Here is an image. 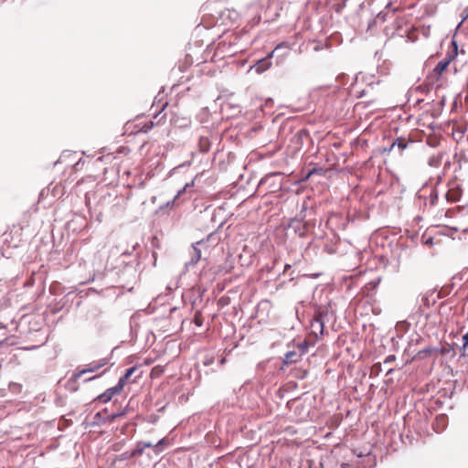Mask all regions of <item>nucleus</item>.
Listing matches in <instances>:
<instances>
[{
    "mask_svg": "<svg viewBox=\"0 0 468 468\" xmlns=\"http://www.w3.org/2000/svg\"><path fill=\"white\" fill-rule=\"evenodd\" d=\"M282 48H285L286 52L281 56H277L276 58V64H282L285 57H287L290 48L288 44L285 42L278 44L272 51H271L265 58L259 59L254 65L250 67V69H254L255 72L258 74L263 73L264 71L268 70L272 65L271 58H273L274 53L278 52Z\"/></svg>",
    "mask_w": 468,
    "mask_h": 468,
    "instance_id": "f257e3e1",
    "label": "nucleus"
},
{
    "mask_svg": "<svg viewBox=\"0 0 468 468\" xmlns=\"http://www.w3.org/2000/svg\"><path fill=\"white\" fill-rule=\"evenodd\" d=\"M203 245V241H197L192 244L189 250L190 259L185 262L184 272L189 271L192 267L196 266L201 260L202 253L198 246Z\"/></svg>",
    "mask_w": 468,
    "mask_h": 468,
    "instance_id": "f03ea898",
    "label": "nucleus"
},
{
    "mask_svg": "<svg viewBox=\"0 0 468 468\" xmlns=\"http://www.w3.org/2000/svg\"><path fill=\"white\" fill-rule=\"evenodd\" d=\"M109 363L108 358H101L97 361H92L91 363L88 364L85 368L76 372L72 376L73 380H78L82 375L86 373H92L100 369L101 367H104Z\"/></svg>",
    "mask_w": 468,
    "mask_h": 468,
    "instance_id": "7ed1b4c3",
    "label": "nucleus"
},
{
    "mask_svg": "<svg viewBox=\"0 0 468 468\" xmlns=\"http://www.w3.org/2000/svg\"><path fill=\"white\" fill-rule=\"evenodd\" d=\"M122 388V384L118 382L114 387L106 389L103 393L99 395L96 398V400H99L102 403H107L113 398V396L120 394Z\"/></svg>",
    "mask_w": 468,
    "mask_h": 468,
    "instance_id": "20e7f679",
    "label": "nucleus"
},
{
    "mask_svg": "<svg viewBox=\"0 0 468 468\" xmlns=\"http://www.w3.org/2000/svg\"><path fill=\"white\" fill-rule=\"evenodd\" d=\"M452 44L454 45L453 51L451 54H448L445 58L440 60L434 69V71L438 75H441L447 69L450 62L455 58L457 54V46L454 42H452Z\"/></svg>",
    "mask_w": 468,
    "mask_h": 468,
    "instance_id": "39448f33",
    "label": "nucleus"
},
{
    "mask_svg": "<svg viewBox=\"0 0 468 468\" xmlns=\"http://www.w3.org/2000/svg\"><path fill=\"white\" fill-rule=\"evenodd\" d=\"M324 322L322 320V312L319 311L311 322L312 333L316 336L323 335L324 334Z\"/></svg>",
    "mask_w": 468,
    "mask_h": 468,
    "instance_id": "423d86ee",
    "label": "nucleus"
},
{
    "mask_svg": "<svg viewBox=\"0 0 468 468\" xmlns=\"http://www.w3.org/2000/svg\"><path fill=\"white\" fill-rule=\"evenodd\" d=\"M154 444L150 441H138L136 443V447L133 451H132V455H134L135 457L141 455L144 453V449L146 448H152Z\"/></svg>",
    "mask_w": 468,
    "mask_h": 468,
    "instance_id": "0eeeda50",
    "label": "nucleus"
},
{
    "mask_svg": "<svg viewBox=\"0 0 468 468\" xmlns=\"http://www.w3.org/2000/svg\"><path fill=\"white\" fill-rule=\"evenodd\" d=\"M301 354L296 351H288L284 355L283 363L284 364H293L298 362L301 359Z\"/></svg>",
    "mask_w": 468,
    "mask_h": 468,
    "instance_id": "6e6552de",
    "label": "nucleus"
},
{
    "mask_svg": "<svg viewBox=\"0 0 468 468\" xmlns=\"http://www.w3.org/2000/svg\"><path fill=\"white\" fill-rule=\"evenodd\" d=\"M410 143L411 142L405 138L399 137L391 144L389 151H391L395 146H397L400 151H403L408 147Z\"/></svg>",
    "mask_w": 468,
    "mask_h": 468,
    "instance_id": "1a4fd4ad",
    "label": "nucleus"
},
{
    "mask_svg": "<svg viewBox=\"0 0 468 468\" xmlns=\"http://www.w3.org/2000/svg\"><path fill=\"white\" fill-rule=\"evenodd\" d=\"M193 185H194V181H192V182H190V183H186V184L185 185V186H184L181 190H179V191L177 192L176 196L172 200H170V201H168V202L166 203V207H174V205H175L176 200V199H177V198H178V197H180V196H181V195H182V194L186 190V188H188V187H190V186H193Z\"/></svg>",
    "mask_w": 468,
    "mask_h": 468,
    "instance_id": "9d476101",
    "label": "nucleus"
},
{
    "mask_svg": "<svg viewBox=\"0 0 468 468\" xmlns=\"http://www.w3.org/2000/svg\"><path fill=\"white\" fill-rule=\"evenodd\" d=\"M199 149L201 152L206 153L209 150L210 143L207 137L201 136L198 142Z\"/></svg>",
    "mask_w": 468,
    "mask_h": 468,
    "instance_id": "9b49d317",
    "label": "nucleus"
},
{
    "mask_svg": "<svg viewBox=\"0 0 468 468\" xmlns=\"http://www.w3.org/2000/svg\"><path fill=\"white\" fill-rule=\"evenodd\" d=\"M135 370H136V367H132L128 368L126 370L125 374L120 378L118 382L122 384V386L124 387L126 380L134 373Z\"/></svg>",
    "mask_w": 468,
    "mask_h": 468,
    "instance_id": "f8f14e48",
    "label": "nucleus"
},
{
    "mask_svg": "<svg viewBox=\"0 0 468 468\" xmlns=\"http://www.w3.org/2000/svg\"><path fill=\"white\" fill-rule=\"evenodd\" d=\"M441 158L439 155H432L429 158L428 164L430 166L438 167L441 165Z\"/></svg>",
    "mask_w": 468,
    "mask_h": 468,
    "instance_id": "ddd939ff",
    "label": "nucleus"
},
{
    "mask_svg": "<svg viewBox=\"0 0 468 468\" xmlns=\"http://www.w3.org/2000/svg\"><path fill=\"white\" fill-rule=\"evenodd\" d=\"M446 198L448 201L452 202V203H454V202H457L460 198V196L458 195L457 192H452V191H448L447 194H446Z\"/></svg>",
    "mask_w": 468,
    "mask_h": 468,
    "instance_id": "4468645a",
    "label": "nucleus"
},
{
    "mask_svg": "<svg viewBox=\"0 0 468 468\" xmlns=\"http://www.w3.org/2000/svg\"><path fill=\"white\" fill-rule=\"evenodd\" d=\"M297 347L300 350L299 354H301V356H303L307 352L308 343L306 341H303L297 344Z\"/></svg>",
    "mask_w": 468,
    "mask_h": 468,
    "instance_id": "2eb2a0df",
    "label": "nucleus"
},
{
    "mask_svg": "<svg viewBox=\"0 0 468 468\" xmlns=\"http://www.w3.org/2000/svg\"><path fill=\"white\" fill-rule=\"evenodd\" d=\"M132 458H135L134 455H132V452H124L120 455L121 461H126Z\"/></svg>",
    "mask_w": 468,
    "mask_h": 468,
    "instance_id": "dca6fc26",
    "label": "nucleus"
},
{
    "mask_svg": "<svg viewBox=\"0 0 468 468\" xmlns=\"http://www.w3.org/2000/svg\"><path fill=\"white\" fill-rule=\"evenodd\" d=\"M166 443V440L165 438L159 440L157 443L154 444L152 448L155 450L156 452H158V448L162 445H165Z\"/></svg>",
    "mask_w": 468,
    "mask_h": 468,
    "instance_id": "f3484780",
    "label": "nucleus"
},
{
    "mask_svg": "<svg viewBox=\"0 0 468 468\" xmlns=\"http://www.w3.org/2000/svg\"><path fill=\"white\" fill-rule=\"evenodd\" d=\"M178 287V282L177 281H175L174 282H171L167 285V290L172 292L174 291L175 289H176Z\"/></svg>",
    "mask_w": 468,
    "mask_h": 468,
    "instance_id": "a211bd4d",
    "label": "nucleus"
},
{
    "mask_svg": "<svg viewBox=\"0 0 468 468\" xmlns=\"http://www.w3.org/2000/svg\"><path fill=\"white\" fill-rule=\"evenodd\" d=\"M94 420L96 423H100L102 420V416L101 412H97L94 416Z\"/></svg>",
    "mask_w": 468,
    "mask_h": 468,
    "instance_id": "6ab92c4d",
    "label": "nucleus"
},
{
    "mask_svg": "<svg viewBox=\"0 0 468 468\" xmlns=\"http://www.w3.org/2000/svg\"><path fill=\"white\" fill-rule=\"evenodd\" d=\"M319 311H321V312H322V320H324V317L325 315H327V313H328V312H327V309H325V308H319V309L315 312V315L317 314V313H318Z\"/></svg>",
    "mask_w": 468,
    "mask_h": 468,
    "instance_id": "aec40b11",
    "label": "nucleus"
},
{
    "mask_svg": "<svg viewBox=\"0 0 468 468\" xmlns=\"http://www.w3.org/2000/svg\"><path fill=\"white\" fill-rule=\"evenodd\" d=\"M395 356L394 355H390V356H388L385 360H384V363H391L392 361L395 360Z\"/></svg>",
    "mask_w": 468,
    "mask_h": 468,
    "instance_id": "412c9836",
    "label": "nucleus"
},
{
    "mask_svg": "<svg viewBox=\"0 0 468 468\" xmlns=\"http://www.w3.org/2000/svg\"><path fill=\"white\" fill-rule=\"evenodd\" d=\"M445 420H446V417L443 415H441V416L437 417L436 423L439 424V421H445Z\"/></svg>",
    "mask_w": 468,
    "mask_h": 468,
    "instance_id": "4be33fe9",
    "label": "nucleus"
},
{
    "mask_svg": "<svg viewBox=\"0 0 468 468\" xmlns=\"http://www.w3.org/2000/svg\"><path fill=\"white\" fill-rule=\"evenodd\" d=\"M463 345H464V346H468V333H466V334L463 336Z\"/></svg>",
    "mask_w": 468,
    "mask_h": 468,
    "instance_id": "5701e85b",
    "label": "nucleus"
},
{
    "mask_svg": "<svg viewBox=\"0 0 468 468\" xmlns=\"http://www.w3.org/2000/svg\"><path fill=\"white\" fill-rule=\"evenodd\" d=\"M463 12L465 13V15H464L463 20H465L468 17V6L464 9Z\"/></svg>",
    "mask_w": 468,
    "mask_h": 468,
    "instance_id": "b1692460",
    "label": "nucleus"
},
{
    "mask_svg": "<svg viewBox=\"0 0 468 468\" xmlns=\"http://www.w3.org/2000/svg\"><path fill=\"white\" fill-rule=\"evenodd\" d=\"M365 92L366 91L364 90H362L361 91L358 92L357 97L361 98V97L365 96Z\"/></svg>",
    "mask_w": 468,
    "mask_h": 468,
    "instance_id": "393cba45",
    "label": "nucleus"
},
{
    "mask_svg": "<svg viewBox=\"0 0 468 468\" xmlns=\"http://www.w3.org/2000/svg\"><path fill=\"white\" fill-rule=\"evenodd\" d=\"M290 268H291V264L286 263V264L284 265V272H285V271H287Z\"/></svg>",
    "mask_w": 468,
    "mask_h": 468,
    "instance_id": "a878e982",
    "label": "nucleus"
},
{
    "mask_svg": "<svg viewBox=\"0 0 468 468\" xmlns=\"http://www.w3.org/2000/svg\"><path fill=\"white\" fill-rule=\"evenodd\" d=\"M98 377H99V376H94V377L89 378L85 379V382H88V381L93 380V379L97 378Z\"/></svg>",
    "mask_w": 468,
    "mask_h": 468,
    "instance_id": "bb28decb",
    "label": "nucleus"
},
{
    "mask_svg": "<svg viewBox=\"0 0 468 468\" xmlns=\"http://www.w3.org/2000/svg\"><path fill=\"white\" fill-rule=\"evenodd\" d=\"M4 328H5V325L0 322V329H4Z\"/></svg>",
    "mask_w": 468,
    "mask_h": 468,
    "instance_id": "cd10ccee",
    "label": "nucleus"
},
{
    "mask_svg": "<svg viewBox=\"0 0 468 468\" xmlns=\"http://www.w3.org/2000/svg\"><path fill=\"white\" fill-rule=\"evenodd\" d=\"M280 176L279 174H274V175H272V176H270V177H271V176ZM267 178H269V176H267Z\"/></svg>",
    "mask_w": 468,
    "mask_h": 468,
    "instance_id": "c85d7f7f",
    "label": "nucleus"
},
{
    "mask_svg": "<svg viewBox=\"0 0 468 468\" xmlns=\"http://www.w3.org/2000/svg\"><path fill=\"white\" fill-rule=\"evenodd\" d=\"M363 456H365V455H364V454H362V453H358V454H357V457H363Z\"/></svg>",
    "mask_w": 468,
    "mask_h": 468,
    "instance_id": "c756f323",
    "label": "nucleus"
},
{
    "mask_svg": "<svg viewBox=\"0 0 468 468\" xmlns=\"http://www.w3.org/2000/svg\"><path fill=\"white\" fill-rule=\"evenodd\" d=\"M200 324H200V321H197V325H200Z\"/></svg>",
    "mask_w": 468,
    "mask_h": 468,
    "instance_id": "7c9ffc66",
    "label": "nucleus"
},
{
    "mask_svg": "<svg viewBox=\"0 0 468 468\" xmlns=\"http://www.w3.org/2000/svg\"><path fill=\"white\" fill-rule=\"evenodd\" d=\"M200 324H200V321H197V325H200Z\"/></svg>",
    "mask_w": 468,
    "mask_h": 468,
    "instance_id": "2f4dec72",
    "label": "nucleus"
}]
</instances>
